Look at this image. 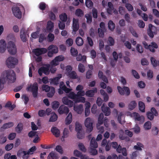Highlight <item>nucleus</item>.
I'll list each match as a JSON object with an SVG mask.
<instances>
[{"label":"nucleus","instance_id":"nucleus-1","mask_svg":"<svg viewBox=\"0 0 159 159\" xmlns=\"http://www.w3.org/2000/svg\"><path fill=\"white\" fill-rule=\"evenodd\" d=\"M3 74L9 83H13L15 82L16 75L13 70L9 69L6 70L3 72Z\"/></svg>","mask_w":159,"mask_h":159},{"label":"nucleus","instance_id":"nucleus-2","mask_svg":"<svg viewBox=\"0 0 159 159\" xmlns=\"http://www.w3.org/2000/svg\"><path fill=\"white\" fill-rule=\"evenodd\" d=\"M39 89V86L37 82H34L32 85L26 88V90L28 91H31L33 97L36 98L38 95V91Z\"/></svg>","mask_w":159,"mask_h":159},{"label":"nucleus","instance_id":"nucleus-3","mask_svg":"<svg viewBox=\"0 0 159 159\" xmlns=\"http://www.w3.org/2000/svg\"><path fill=\"white\" fill-rule=\"evenodd\" d=\"M18 63V60L17 59L11 57H8L6 61V65L9 68H14Z\"/></svg>","mask_w":159,"mask_h":159},{"label":"nucleus","instance_id":"nucleus-4","mask_svg":"<svg viewBox=\"0 0 159 159\" xmlns=\"http://www.w3.org/2000/svg\"><path fill=\"white\" fill-rule=\"evenodd\" d=\"M36 148L35 146H34L31 148H30L28 151H19L17 153V155L19 154H23V155L22 156V158L23 159H28L29 157V154H32L33 153V152H34L36 150Z\"/></svg>","mask_w":159,"mask_h":159},{"label":"nucleus","instance_id":"nucleus-5","mask_svg":"<svg viewBox=\"0 0 159 159\" xmlns=\"http://www.w3.org/2000/svg\"><path fill=\"white\" fill-rule=\"evenodd\" d=\"M7 48L11 54L14 55L16 52V48L15 43L11 41L9 42L7 44Z\"/></svg>","mask_w":159,"mask_h":159},{"label":"nucleus","instance_id":"nucleus-6","mask_svg":"<svg viewBox=\"0 0 159 159\" xmlns=\"http://www.w3.org/2000/svg\"><path fill=\"white\" fill-rule=\"evenodd\" d=\"M93 121L91 119L89 118H87L85 121V125L87 128V131L90 133L93 130Z\"/></svg>","mask_w":159,"mask_h":159},{"label":"nucleus","instance_id":"nucleus-7","mask_svg":"<svg viewBox=\"0 0 159 159\" xmlns=\"http://www.w3.org/2000/svg\"><path fill=\"white\" fill-rule=\"evenodd\" d=\"M93 121L91 119L89 118H87L85 121V125L87 128V131L90 133L93 130Z\"/></svg>","mask_w":159,"mask_h":159},{"label":"nucleus","instance_id":"nucleus-8","mask_svg":"<svg viewBox=\"0 0 159 159\" xmlns=\"http://www.w3.org/2000/svg\"><path fill=\"white\" fill-rule=\"evenodd\" d=\"M12 11L14 15L18 19L22 17V12L19 7L17 6H14L12 8Z\"/></svg>","mask_w":159,"mask_h":159},{"label":"nucleus","instance_id":"nucleus-9","mask_svg":"<svg viewBox=\"0 0 159 159\" xmlns=\"http://www.w3.org/2000/svg\"><path fill=\"white\" fill-rule=\"evenodd\" d=\"M33 52L35 55L38 56L46 53L47 49L45 48H38L33 49Z\"/></svg>","mask_w":159,"mask_h":159},{"label":"nucleus","instance_id":"nucleus-10","mask_svg":"<svg viewBox=\"0 0 159 159\" xmlns=\"http://www.w3.org/2000/svg\"><path fill=\"white\" fill-rule=\"evenodd\" d=\"M38 72L40 76H42V73H43L46 75H48L49 74V66L47 67H41L38 70Z\"/></svg>","mask_w":159,"mask_h":159},{"label":"nucleus","instance_id":"nucleus-11","mask_svg":"<svg viewBox=\"0 0 159 159\" xmlns=\"http://www.w3.org/2000/svg\"><path fill=\"white\" fill-rule=\"evenodd\" d=\"M27 32L26 31L24 28H22L20 31V39L24 42H25L27 40V37H29L28 34H27Z\"/></svg>","mask_w":159,"mask_h":159},{"label":"nucleus","instance_id":"nucleus-12","mask_svg":"<svg viewBox=\"0 0 159 159\" xmlns=\"http://www.w3.org/2000/svg\"><path fill=\"white\" fill-rule=\"evenodd\" d=\"M69 111L68 108L64 105L61 106L58 110V113L60 114H67L69 112Z\"/></svg>","mask_w":159,"mask_h":159},{"label":"nucleus","instance_id":"nucleus-13","mask_svg":"<svg viewBox=\"0 0 159 159\" xmlns=\"http://www.w3.org/2000/svg\"><path fill=\"white\" fill-rule=\"evenodd\" d=\"M149 29L148 30V35L151 38L154 37V33L155 32V30H156L155 27L152 24H149L148 25Z\"/></svg>","mask_w":159,"mask_h":159},{"label":"nucleus","instance_id":"nucleus-14","mask_svg":"<svg viewBox=\"0 0 159 159\" xmlns=\"http://www.w3.org/2000/svg\"><path fill=\"white\" fill-rule=\"evenodd\" d=\"M73 31L76 32L79 28V20L78 19L73 18L72 24Z\"/></svg>","mask_w":159,"mask_h":159},{"label":"nucleus","instance_id":"nucleus-15","mask_svg":"<svg viewBox=\"0 0 159 159\" xmlns=\"http://www.w3.org/2000/svg\"><path fill=\"white\" fill-rule=\"evenodd\" d=\"M62 100L63 104L68 105L70 107H72L74 105L73 102L69 99L66 97H64Z\"/></svg>","mask_w":159,"mask_h":159},{"label":"nucleus","instance_id":"nucleus-16","mask_svg":"<svg viewBox=\"0 0 159 159\" xmlns=\"http://www.w3.org/2000/svg\"><path fill=\"white\" fill-rule=\"evenodd\" d=\"M6 43L3 39L0 40V52L4 53L6 49Z\"/></svg>","mask_w":159,"mask_h":159},{"label":"nucleus","instance_id":"nucleus-17","mask_svg":"<svg viewBox=\"0 0 159 159\" xmlns=\"http://www.w3.org/2000/svg\"><path fill=\"white\" fill-rule=\"evenodd\" d=\"M101 109L103 112L106 116H108L110 114L111 110L109 107H105L104 104L101 107Z\"/></svg>","mask_w":159,"mask_h":159},{"label":"nucleus","instance_id":"nucleus-18","mask_svg":"<svg viewBox=\"0 0 159 159\" xmlns=\"http://www.w3.org/2000/svg\"><path fill=\"white\" fill-rule=\"evenodd\" d=\"M51 131L56 137H58L60 135V131L56 127H52L51 129Z\"/></svg>","mask_w":159,"mask_h":159},{"label":"nucleus","instance_id":"nucleus-19","mask_svg":"<svg viewBox=\"0 0 159 159\" xmlns=\"http://www.w3.org/2000/svg\"><path fill=\"white\" fill-rule=\"evenodd\" d=\"M67 75L69 78L71 79L74 80L78 78V76L76 73L74 71L69 72Z\"/></svg>","mask_w":159,"mask_h":159},{"label":"nucleus","instance_id":"nucleus-20","mask_svg":"<svg viewBox=\"0 0 159 159\" xmlns=\"http://www.w3.org/2000/svg\"><path fill=\"white\" fill-rule=\"evenodd\" d=\"M74 109L77 113L81 114L83 110V105L82 104H80L78 106L74 105Z\"/></svg>","mask_w":159,"mask_h":159},{"label":"nucleus","instance_id":"nucleus-21","mask_svg":"<svg viewBox=\"0 0 159 159\" xmlns=\"http://www.w3.org/2000/svg\"><path fill=\"white\" fill-rule=\"evenodd\" d=\"M97 91V89L95 88L93 90H90L87 91L85 93V94L88 97H93L94 95V93H96Z\"/></svg>","mask_w":159,"mask_h":159},{"label":"nucleus","instance_id":"nucleus-22","mask_svg":"<svg viewBox=\"0 0 159 159\" xmlns=\"http://www.w3.org/2000/svg\"><path fill=\"white\" fill-rule=\"evenodd\" d=\"M23 129V125L22 123L20 122L16 127L15 129L16 131L18 134L21 133Z\"/></svg>","mask_w":159,"mask_h":159},{"label":"nucleus","instance_id":"nucleus-23","mask_svg":"<svg viewBox=\"0 0 159 159\" xmlns=\"http://www.w3.org/2000/svg\"><path fill=\"white\" fill-rule=\"evenodd\" d=\"M61 77L62 75L61 74H59L58 75L57 77L52 79L51 80V83L56 85H57L59 84V80Z\"/></svg>","mask_w":159,"mask_h":159},{"label":"nucleus","instance_id":"nucleus-24","mask_svg":"<svg viewBox=\"0 0 159 159\" xmlns=\"http://www.w3.org/2000/svg\"><path fill=\"white\" fill-rule=\"evenodd\" d=\"M50 50L54 53H56L58 52V49L56 46L53 45H50L48 48L47 50Z\"/></svg>","mask_w":159,"mask_h":159},{"label":"nucleus","instance_id":"nucleus-25","mask_svg":"<svg viewBox=\"0 0 159 159\" xmlns=\"http://www.w3.org/2000/svg\"><path fill=\"white\" fill-rule=\"evenodd\" d=\"M72 121V115L71 113L70 112L69 113L65 119V124L66 125H68L70 124Z\"/></svg>","mask_w":159,"mask_h":159},{"label":"nucleus","instance_id":"nucleus-26","mask_svg":"<svg viewBox=\"0 0 159 159\" xmlns=\"http://www.w3.org/2000/svg\"><path fill=\"white\" fill-rule=\"evenodd\" d=\"M68 97L73 99L75 102L77 98L76 94L73 92H70L69 93Z\"/></svg>","mask_w":159,"mask_h":159},{"label":"nucleus","instance_id":"nucleus-27","mask_svg":"<svg viewBox=\"0 0 159 159\" xmlns=\"http://www.w3.org/2000/svg\"><path fill=\"white\" fill-rule=\"evenodd\" d=\"M14 125V123L12 122H10L4 124L1 128L4 129L10 128Z\"/></svg>","mask_w":159,"mask_h":159},{"label":"nucleus","instance_id":"nucleus-28","mask_svg":"<svg viewBox=\"0 0 159 159\" xmlns=\"http://www.w3.org/2000/svg\"><path fill=\"white\" fill-rule=\"evenodd\" d=\"M75 15L78 17H82L84 16V13L81 9L78 8L75 10Z\"/></svg>","mask_w":159,"mask_h":159},{"label":"nucleus","instance_id":"nucleus-29","mask_svg":"<svg viewBox=\"0 0 159 159\" xmlns=\"http://www.w3.org/2000/svg\"><path fill=\"white\" fill-rule=\"evenodd\" d=\"M57 155L53 152H51L48 157V159H58Z\"/></svg>","mask_w":159,"mask_h":159},{"label":"nucleus","instance_id":"nucleus-30","mask_svg":"<svg viewBox=\"0 0 159 159\" xmlns=\"http://www.w3.org/2000/svg\"><path fill=\"white\" fill-rule=\"evenodd\" d=\"M75 42L76 44L78 46H81L84 43V41L83 39L80 37H78L76 38Z\"/></svg>","mask_w":159,"mask_h":159},{"label":"nucleus","instance_id":"nucleus-31","mask_svg":"<svg viewBox=\"0 0 159 159\" xmlns=\"http://www.w3.org/2000/svg\"><path fill=\"white\" fill-rule=\"evenodd\" d=\"M51 117L49 120V122H55L57 119V116L55 113H51Z\"/></svg>","mask_w":159,"mask_h":159},{"label":"nucleus","instance_id":"nucleus-32","mask_svg":"<svg viewBox=\"0 0 159 159\" xmlns=\"http://www.w3.org/2000/svg\"><path fill=\"white\" fill-rule=\"evenodd\" d=\"M137 103L134 101L131 102L128 105L129 109L130 110L134 109L137 106Z\"/></svg>","mask_w":159,"mask_h":159},{"label":"nucleus","instance_id":"nucleus-33","mask_svg":"<svg viewBox=\"0 0 159 159\" xmlns=\"http://www.w3.org/2000/svg\"><path fill=\"white\" fill-rule=\"evenodd\" d=\"M150 60L151 63L153 66L157 67L159 65V61L156 60L154 57H151Z\"/></svg>","mask_w":159,"mask_h":159},{"label":"nucleus","instance_id":"nucleus-34","mask_svg":"<svg viewBox=\"0 0 159 159\" xmlns=\"http://www.w3.org/2000/svg\"><path fill=\"white\" fill-rule=\"evenodd\" d=\"M139 109L140 111L143 112H145V106L144 103L141 101L139 102Z\"/></svg>","mask_w":159,"mask_h":159},{"label":"nucleus","instance_id":"nucleus-35","mask_svg":"<svg viewBox=\"0 0 159 159\" xmlns=\"http://www.w3.org/2000/svg\"><path fill=\"white\" fill-rule=\"evenodd\" d=\"M60 20L62 22H66L67 19V16L66 13L61 14L59 16Z\"/></svg>","mask_w":159,"mask_h":159},{"label":"nucleus","instance_id":"nucleus-36","mask_svg":"<svg viewBox=\"0 0 159 159\" xmlns=\"http://www.w3.org/2000/svg\"><path fill=\"white\" fill-rule=\"evenodd\" d=\"M76 59L78 61L82 60L83 62H84L86 61V58L85 56H82L80 54L77 56Z\"/></svg>","mask_w":159,"mask_h":159},{"label":"nucleus","instance_id":"nucleus-37","mask_svg":"<svg viewBox=\"0 0 159 159\" xmlns=\"http://www.w3.org/2000/svg\"><path fill=\"white\" fill-rule=\"evenodd\" d=\"M90 144L91 147L94 148H97L98 147L97 142L94 139H93V138H92L91 140Z\"/></svg>","mask_w":159,"mask_h":159},{"label":"nucleus","instance_id":"nucleus-38","mask_svg":"<svg viewBox=\"0 0 159 159\" xmlns=\"http://www.w3.org/2000/svg\"><path fill=\"white\" fill-rule=\"evenodd\" d=\"M115 25L113 22L111 20L109 21L108 23V27L111 30H113L115 28Z\"/></svg>","mask_w":159,"mask_h":159},{"label":"nucleus","instance_id":"nucleus-39","mask_svg":"<svg viewBox=\"0 0 159 159\" xmlns=\"http://www.w3.org/2000/svg\"><path fill=\"white\" fill-rule=\"evenodd\" d=\"M7 141V137L4 136V134H2L0 135V142L1 143H5Z\"/></svg>","mask_w":159,"mask_h":159},{"label":"nucleus","instance_id":"nucleus-40","mask_svg":"<svg viewBox=\"0 0 159 159\" xmlns=\"http://www.w3.org/2000/svg\"><path fill=\"white\" fill-rule=\"evenodd\" d=\"M53 23L50 20L48 21L47 23V29L49 30H51L53 27Z\"/></svg>","mask_w":159,"mask_h":159},{"label":"nucleus","instance_id":"nucleus-41","mask_svg":"<svg viewBox=\"0 0 159 159\" xmlns=\"http://www.w3.org/2000/svg\"><path fill=\"white\" fill-rule=\"evenodd\" d=\"M141 148H143V145L139 142L137 143V145H134V147L135 149L139 151L142 150Z\"/></svg>","mask_w":159,"mask_h":159},{"label":"nucleus","instance_id":"nucleus-42","mask_svg":"<svg viewBox=\"0 0 159 159\" xmlns=\"http://www.w3.org/2000/svg\"><path fill=\"white\" fill-rule=\"evenodd\" d=\"M144 127L145 130L150 129L151 127V123L150 121H147L145 123L144 125Z\"/></svg>","mask_w":159,"mask_h":159},{"label":"nucleus","instance_id":"nucleus-43","mask_svg":"<svg viewBox=\"0 0 159 159\" xmlns=\"http://www.w3.org/2000/svg\"><path fill=\"white\" fill-rule=\"evenodd\" d=\"M85 5L88 8H92L93 6V3L91 0H86Z\"/></svg>","mask_w":159,"mask_h":159},{"label":"nucleus","instance_id":"nucleus-44","mask_svg":"<svg viewBox=\"0 0 159 159\" xmlns=\"http://www.w3.org/2000/svg\"><path fill=\"white\" fill-rule=\"evenodd\" d=\"M55 92V89L53 87H52L51 89L50 92L47 93V96L49 98H51L53 97L54 95Z\"/></svg>","mask_w":159,"mask_h":159},{"label":"nucleus","instance_id":"nucleus-45","mask_svg":"<svg viewBox=\"0 0 159 159\" xmlns=\"http://www.w3.org/2000/svg\"><path fill=\"white\" fill-rule=\"evenodd\" d=\"M75 130L77 132L82 131V127L81 125L77 122L75 124Z\"/></svg>","mask_w":159,"mask_h":159},{"label":"nucleus","instance_id":"nucleus-46","mask_svg":"<svg viewBox=\"0 0 159 159\" xmlns=\"http://www.w3.org/2000/svg\"><path fill=\"white\" fill-rule=\"evenodd\" d=\"M70 52L71 55L74 57L77 56L78 53L77 50L72 47L70 49Z\"/></svg>","mask_w":159,"mask_h":159},{"label":"nucleus","instance_id":"nucleus-47","mask_svg":"<svg viewBox=\"0 0 159 159\" xmlns=\"http://www.w3.org/2000/svg\"><path fill=\"white\" fill-rule=\"evenodd\" d=\"M79 71L81 73H83L85 70V67L81 63H80L78 65Z\"/></svg>","mask_w":159,"mask_h":159},{"label":"nucleus","instance_id":"nucleus-48","mask_svg":"<svg viewBox=\"0 0 159 159\" xmlns=\"http://www.w3.org/2000/svg\"><path fill=\"white\" fill-rule=\"evenodd\" d=\"M148 118L151 120H152L154 118V115L153 113L150 112L148 111L146 114Z\"/></svg>","mask_w":159,"mask_h":159},{"label":"nucleus","instance_id":"nucleus-49","mask_svg":"<svg viewBox=\"0 0 159 159\" xmlns=\"http://www.w3.org/2000/svg\"><path fill=\"white\" fill-rule=\"evenodd\" d=\"M85 17L87 19V22L88 24H90L92 21V18L91 15L89 14L85 15Z\"/></svg>","mask_w":159,"mask_h":159},{"label":"nucleus","instance_id":"nucleus-50","mask_svg":"<svg viewBox=\"0 0 159 159\" xmlns=\"http://www.w3.org/2000/svg\"><path fill=\"white\" fill-rule=\"evenodd\" d=\"M105 30L104 29H98V33L99 37L103 38L104 37Z\"/></svg>","mask_w":159,"mask_h":159},{"label":"nucleus","instance_id":"nucleus-51","mask_svg":"<svg viewBox=\"0 0 159 159\" xmlns=\"http://www.w3.org/2000/svg\"><path fill=\"white\" fill-rule=\"evenodd\" d=\"M114 39L111 37H109L107 41L108 44L110 46H112L114 45Z\"/></svg>","mask_w":159,"mask_h":159},{"label":"nucleus","instance_id":"nucleus-52","mask_svg":"<svg viewBox=\"0 0 159 159\" xmlns=\"http://www.w3.org/2000/svg\"><path fill=\"white\" fill-rule=\"evenodd\" d=\"M129 29L130 32H131V33L133 35L134 37H138V34L132 27H129Z\"/></svg>","mask_w":159,"mask_h":159},{"label":"nucleus","instance_id":"nucleus-53","mask_svg":"<svg viewBox=\"0 0 159 159\" xmlns=\"http://www.w3.org/2000/svg\"><path fill=\"white\" fill-rule=\"evenodd\" d=\"M65 22L59 21V23H58V27L61 30H63L65 29Z\"/></svg>","mask_w":159,"mask_h":159},{"label":"nucleus","instance_id":"nucleus-54","mask_svg":"<svg viewBox=\"0 0 159 159\" xmlns=\"http://www.w3.org/2000/svg\"><path fill=\"white\" fill-rule=\"evenodd\" d=\"M59 105V104L58 102L57 101H54L52 102V108L53 109L55 110L58 107Z\"/></svg>","mask_w":159,"mask_h":159},{"label":"nucleus","instance_id":"nucleus-55","mask_svg":"<svg viewBox=\"0 0 159 159\" xmlns=\"http://www.w3.org/2000/svg\"><path fill=\"white\" fill-rule=\"evenodd\" d=\"M69 133V131L67 128H65L63 130V135L62 137L63 138L67 137Z\"/></svg>","mask_w":159,"mask_h":159},{"label":"nucleus","instance_id":"nucleus-56","mask_svg":"<svg viewBox=\"0 0 159 159\" xmlns=\"http://www.w3.org/2000/svg\"><path fill=\"white\" fill-rule=\"evenodd\" d=\"M125 7L129 11H132L134 9L133 6L130 3H126L125 5Z\"/></svg>","mask_w":159,"mask_h":159},{"label":"nucleus","instance_id":"nucleus-57","mask_svg":"<svg viewBox=\"0 0 159 159\" xmlns=\"http://www.w3.org/2000/svg\"><path fill=\"white\" fill-rule=\"evenodd\" d=\"M85 101V98L82 96L79 97L77 98L75 102H84Z\"/></svg>","mask_w":159,"mask_h":159},{"label":"nucleus","instance_id":"nucleus-58","mask_svg":"<svg viewBox=\"0 0 159 159\" xmlns=\"http://www.w3.org/2000/svg\"><path fill=\"white\" fill-rule=\"evenodd\" d=\"M85 94V92L83 90L78 91L76 94L77 98L84 96Z\"/></svg>","mask_w":159,"mask_h":159},{"label":"nucleus","instance_id":"nucleus-59","mask_svg":"<svg viewBox=\"0 0 159 159\" xmlns=\"http://www.w3.org/2000/svg\"><path fill=\"white\" fill-rule=\"evenodd\" d=\"M74 154L75 156L78 157H81L82 155V154L80 152L77 150H74Z\"/></svg>","mask_w":159,"mask_h":159},{"label":"nucleus","instance_id":"nucleus-60","mask_svg":"<svg viewBox=\"0 0 159 159\" xmlns=\"http://www.w3.org/2000/svg\"><path fill=\"white\" fill-rule=\"evenodd\" d=\"M39 7L42 10H44L46 7V4L44 2H41L39 4Z\"/></svg>","mask_w":159,"mask_h":159},{"label":"nucleus","instance_id":"nucleus-61","mask_svg":"<svg viewBox=\"0 0 159 159\" xmlns=\"http://www.w3.org/2000/svg\"><path fill=\"white\" fill-rule=\"evenodd\" d=\"M16 135V133H11L8 135V138L10 140H12L15 138Z\"/></svg>","mask_w":159,"mask_h":159},{"label":"nucleus","instance_id":"nucleus-62","mask_svg":"<svg viewBox=\"0 0 159 159\" xmlns=\"http://www.w3.org/2000/svg\"><path fill=\"white\" fill-rule=\"evenodd\" d=\"M132 73L135 78L138 79L139 78L140 76L139 74L135 70H132Z\"/></svg>","mask_w":159,"mask_h":159},{"label":"nucleus","instance_id":"nucleus-63","mask_svg":"<svg viewBox=\"0 0 159 159\" xmlns=\"http://www.w3.org/2000/svg\"><path fill=\"white\" fill-rule=\"evenodd\" d=\"M136 50L140 53H142L143 52V48L139 44H138L136 46Z\"/></svg>","mask_w":159,"mask_h":159},{"label":"nucleus","instance_id":"nucleus-64","mask_svg":"<svg viewBox=\"0 0 159 159\" xmlns=\"http://www.w3.org/2000/svg\"><path fill=\"white\" fill-rule=\"evenodd\" d=\"M78 147L80 150L84 152H86V149L83 143H79L78 144Z\"/></svg>","mask_w":159,"mask_h":159}]
</instances>
